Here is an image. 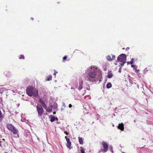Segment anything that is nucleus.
I'll return each instance as SVG.
<instances>
[{
	"label": "nucleus",
	"mask_w": 153,
	"mask_h": 153,
	"mask_svg": "<svg viewBox=\"0 0 153 153\" xmlns=\"http://www.w3.org/2000/svg\"><path fill=\"white\" fill-rule=\"evenodd\" d=\"M26 91L28 95L30 97L33 95L34 97H36L38 95V90L31 86L27 87Z\"/></svg>",
	"instance_id": "f257e3e1"
},
{
	"label": "nucleus",
	"mask_w": 153,
	"mask_h": 153,
	"mask_svg": "<svg viewBox=\"0 0 153 153\" xmlns=\"http://www.w3.org/2000/svg\"><path fill=\"white\" fill-rule=\"evenodd\" d=\"M97 76L96 70L94 69H93L92 67L90 68V71L88 73V76L86 78V80L91 82L95 81L94 79Z\"/></svg>",
	"instance_id": "f03ea898"
},
{
	"label": "nucleus",
	"mask_w": 153,
	"mask_h": 153,
	"mask_svg": "<svg viewBox=\"0 0 153 153\" xmlns=\"http://www.w3.org/2000/svg\"><path fill=\"white\" fill-rule=\"evenodd\" d=\"M36 107L38 115L41 116L44 112L42 106L38 104Z\"/></svg>",
	"instance_id": "7ed1b4c3"
},
{
	"label": "nucleus",
	"mask_w": 153,
	"mask_h": 153,
	"mask_svg": "<svg viewBox=\"0 0 153 153\" xmlns=\"http://www.w3.org/2000/svg\"><path fill=\"white\" fill-rule=\"evenodd\" d=\"M102 145L103 148L101 150V151L103 152H106L108 148V146L106 142L105 141H103Z\"/></svg>",
	"instance_id": "20e7f679"
},
{
	"label": "nucleus",
	"mask_w": 153,
	"mask_h": 153,
	"mask_svg": "<svg viewBox=\"0 0 153 153\" xmlns=\"http://www.w3.org/2000/svg\"><path fill=\"white\" fill-rule=\"evenodd\" d=\"M126 55L124 54H122L118 57L117 60L119 62H122L126 60Z\"/></svg>",
	"instance_id": "39448f33"
},
{
	"label": "nucleus",
	"mask_w": 153,
	"mask_h": 153,
	"mask_svg": "<svg viewBox=\"0 0 153 153\" xmlns=\"http://www.w3.org/2000/svg\"><path fill=\"white\" fill-rule=\"evenodd\" d=\"M10 131L13 133L15 137L18 138L19 137L18 130L16 127H14Z\"/></svg>",
	"instance_id": "423d86ee"
},
{
	"label": "nucleus",
	"mask_w": 153,
	"mask_h": 153,
	"mask_svg": "<svg viewBox=\"0 0 153 153\" xmlns=\"http://www.w3.org/2000/svg\"><path fill=\"white\" fill-rule=\"evenodd\" d=\"M118 128L122 131H123L124 129V125L122 123L119 124L118 126Z\"/></svg>",
	"instance_id": "0eeeda50"
},
{
	"label": "nucleus",
	"mask_w": 153,
	"mask_h": 153,
	"mask_svg": "<svg viewBox=\"0 0 153 153\" xmlns=\"http://www.w3.org/2000/svg\"><path fill=\"white\" fill-rule=\"evenodd\" d=\"M14 126L12 124H7V127L8 130L11 131Z\"/></svg>",
	"instance_id": "6e6552de"
},
{
	"label": "nucleus",
	"mask_w": 153,
	"mask_h": 153,
	"mask_svg": "<svg viewBox=\"0 0 153 153\" xmlns=\"http://www.w3.org/2000/svg\"><path fill=\"white\" fill-rule=\"evenodd\" d=\"M113 76V74L111 72V71H108L107 77L108 78H111Z\"/></svg>",
	"instance_id": "1a4fd4ad"
},
{
	"label": "nucleus",
	"mask_w": 153,
	"mask_h": 153,
	"mask_svg": "<svg viewBox=\"0 0 153 153\" xmlns=\"http://www.w3.org/2000/svg\"><path fill=\"white\" fill-rule=\"evenodd\" d=\"M53 108V106L51 105L48 107L47 108L46 111L48 112H51L52 111Z\"/></svg>",
	"instance_id": "9d476101"
},
{
	"label": "nucleus",
	"mask_w": 153,
	"mask_h": 153,
	"mask_svg": "<svg viewBox=\"0 0 153 153\" xmlns=\"http://www.w3.org/2000/svg\"><path fill=\"white\" fill-rule=\"evenodd\" d=\"M49 118L50 119V121L51 122H53L55 120V117L53 115L50 116Z\"/></svg>",
	"instance_id": "9b49d317"
},
{
	"label": "nucleus",
	"mask_w": 153,
	"mask_h": 153,
	"mask_svg": "<svg viewBox=\"0 0 153 153\" xmlns=\"http://www.w3.org/2000/svg\"><path fill=\"white\" fill-rule=\"evenodd\" d=\"M78 139L79 143L80 144H83L84 143V141L82 138L80 137H79Z\"/></svg>",
	"instance_id": "f8f14e48"
},
{
	"label": "nucleus",
	"mask_w": 153,
	"mask_h": 153,
	"mask_svg": "<svg viewBox=\"0 0 153 153\" xmlns=\"http://www.w3.org/2000/svg\"><path fill=\"white\" fill-rule=\"evenodd\" d=\"M41 105H42L41 106H42L45 109H46L47 108V105L44 101H43V102L41 103Z\"/></svg>",
	"instance_id": "ddd939ff"
},
{
	"label": "nucleus",
	"mask_w": 153,
	"mask_h": 153,
	"mask_svg": "<svg viewBox=\"0 0 153 153\" xmlns=\"http://www.w3.org/2000/svg\"><path fill=\"white\" fill-rule=\"evenodd\" d=\"M41 105H42L41 106H42L45 109H46L47 108V105L44 101H43V102L41 103Z\"/></svg>",
	"instance_id": "4468645a"
},
{
	"label": "nucleus",
	"mask_w": 153,
	"mask_h": 153,
	"mask_svg": "<svg viewBox=\"0 0 153 153\" xmlns=\"http://www.w3.org/2000/svg\"><path fill=\"white\" fill-rule=\"evenodd\" d=\"M41 105H42L41 106H42L45 109H46L47 108V105L44 101H43V102L41 103Z\"/></svg>",
	"instance_id": "2eb2a0df"
},
{
	"label": "nucleus",
	"mask_w": 153,
	"mask_h": 153,
	"mask_svg": "<svg viewBox=\"0 0 153 153\" xmlns=\"http://www.w3.org/2000/svg\"><path fill=\"white\" fill-rule=\"evenodd\" d=\"M66 146L67 147L70 149L71 148V143L70 142L67 143Z\"/></svg>",
	"instance_id": "dca6fc26"
},
{
	"label": "nucleus",
	"mask_w": 153,
	"mask_h": 153,
	"mask_svg": "<svg viewBox=\"0 0 153 153\" xmlns=\"http://www.w3.org/2000/svg\"><path fill=\"white\" fill-rule=\"evenodd\" d=\"M112 87L111 84L110 82L108 83L106 85V87L107 88H110Z\"/></svg>",
	"instance_id": "f3484780"
},
{
	"label": "nucleus",
	"mask_w": 153,
	"mask_h": 153,
	"mask_svg": "<svg viewBox=\"0 0 153 153\" xmlns=\"http://www.w3.org/2000/svg\"><path fill=\"white\" fill-rule=\"evenodd\" d=\"M106 58H107V59L108 60H110V61L112 60V59H111V57L110 55H108V56H107Z\"/></svg>",
	"instance_id": "a211bd4d"
},
{
	"label": "nucleus",
	"mask_w": 153,
	"mask_h": 153,
	"mask_svg": "<svg viewBox=\"0 0 153 153\" xmlns=\"http://www.w3.org/2000/svg\"><path fill=\"white\" fill-rule=\"evenodd\" d=\"M52 76L51 75H49L48 77H47V80L50 81L52 80Z\"/></svg>",
	"instance_id": "6ab92c4d"
},
{
	"label": "nucleus",
	"mask_w": 153,
	"mask_h": 153,
	"mask_svg": "<svg viewBox=\"0 0 153 153\" xmlns=\"http://www.w3.org/2000/svg\"><path fill=\"white\" fill-rule=\"evenodd\" d=\"M83 81H82L81 82H80V86L79 87V89H81L82 88V85L83 83Z\"/></svg>",
	"instance_id": "aec40b11"
},
{
	"label": "nucleus",
	"mask_w": 153,
	"mask_h": 153,
	"mask_svg": "<svg viewBox=\"0 0 153 153\" xmlns=\"http://www.w3.org/2000/svg\"><path fill=\"white\" fill-rule=\"evenodd\" d=\"M80 148H82L80 149V152H81V153H85V149H84L83 148H82V147H81Z\"/></svg>",
	"instance_id": "412c9836"
},
{
	"label": "nucleus",
	"mask_w": 153,
	"mask_h": 153,
	"mask_svg": "<svg viewBox=\"0 0 153 153\" xmlns=\"http://www.w3.org/2000/svg\"><path fill=\"white\" fill-rule=\"evenodd\" d=\"M65 138L66 139V141L67 142V143L70 142L69 139L67 137L65 136Z\"/></svg>",
	"instance_id": "4be33fe9"
},
{
	"label": "nucleus",
	"mask_w": 153,
	"mask_h": 153,
	"mask_svg": "<svg viewBox=\"0 0 153 153\" xmlns=\"http://www.w3.org/2000/svg\"><path fill=\"white\" fill-rule=\"evenodd\" d=\"M25 59V56L23 55H21L20 56V57H19V59Z\"/></svg>",
	"instance_id": "5701e85b"
},
{
	"label": "nucleus",
	"mask_w": 153,
	"mask_h": 153,
	"mask_svg": "<svg viewBox=\"0 0 153 153\" xmlns=\"http://www.w3.org/2000/svg\"><path fill=\"white\" fill-rule=\"evenodd\" d=\"M127 63L128 64H133L134 63L132 61H131V62H127Z\"/></svg>",
	"instance_id": "b1692460"
},
{
	"label": "nucleus",
	"mask_w": 153,
	"mask_h": 153,
	"mask_svg": "<svg viewBox=\"0 0 153 153\" xmlns=\"http://www.w3.org/2000/svg\"><path fill=\"white\" fill-rule=\"evenodd\" d=\"M67 58V56H65L63 58V62H64L65 61H64L65 60H66Z\"/></svg>",
	"instance_id": "393cba45"
},
{
	"label": "nucleus",
	"mask_w": 153,
	"mask_h": 153,
	"mask_svg": "<svg viewBox=\"0 0 153 153\" xmlns=\"http://www.w3.org/2000/svg\"><path fill=\"white\" fill-rule=\"evenodd\" d=\"M115 58V56L114 55H112V57H111L112 60H114Z\"/></svg>",
	"instance_id": "a878e982"
},
{
	"label": "nucleus",
	"mask_w": 153,
	"mask_h": 153,
	"mask_svg": "<svg viewBox=\"0 0 153 153\" xmlns=\"http://www.w3.org/2000/svg\"><path fill=\"white\" fill-rule=\"evenodd\" d=\"M39 102L41 103L42 102H43V101L42 100V99L41 98H40L39 100Z\"/></svg>",
	"instance_id": "bb28decb"
},
{
	"label": "nucleus",
	"mask_w": 153,
	"mask_h": 153,
	"mask_svg": "<svg viewBox=\"0 0 153 153\" xmlns=\"http://www.w3.org/2000/svg\"><path fill=\"white\" fill-rule=\"evenodd\" d=\"M123 63H122L121 64V66H123L124 65V64L126 62H124V61H123Z\"/></svg>",
	"instance_id": "cd10ccee"
},
{
	"label": "nucleus",
	"mask_w": 153,
	"mask_h": 153,
	"mask_svg": "<svg viewBox=\"0 0 153 153\" xmlns=\"http://www.w3.org/2000/svg\"><path fill=\"white\" fill-rule=\"evenodd\" d=\"M64 133L65 134H66V135H68V132H66V131H65L64 132Z\"/></svg>",
	"instance_id": "c85d7f7f"
},
{
	"label": "nucleus",
	"mask_w": 153,
	"mask_h": 153,
	"mask_svg": "<svg viewBox=\"0 0 153 153\" xmlns=\"http://www.w3.org/2000/svg\"><path fill=\"white\" fill-rule=\"evenodd\" d=\"M72 107V105L71 104H69V108H71V107Z\"/></svg>",
	"instance_id": "c756f323"
},
{
	"label": "nucleus",
	"mask_w": 153,
	"mask_h": 153,
	"mask_svg": "<svg viewBox=\"0 0 153 153\" xmlns=\"http://www.w3.org/2000/svg\"><path fill=\"white\" fill-rule=\"evenodd\" d=\"M55 120H58V119L57 117H55Z\"/></svg>",
	"instance_id": "7c9ffc66"
},
{
	"label": "nucleus",
	"mask_w": 153,
	"mask_h": 153,
	"mask_svg": "<svg viewBox=\"0 0 153 153\" xmlns=\"http://www.w3.org/2000/svg\"><path fill=\"white\" fill-rule=\"evenodd\" d=\"M129 49V48L127 47V48H126V51H127V50H128Z\"/></svg>",
	"instance_id": "2f4dec72"
},
{
	"label": "nucleus",
	"mask_w": 153,
	"mask_h": 153,
	"mask_svg": "<svg viewBox=\"0 0 153 153\" xmlns=\"http://www.w3.org/2000/svg\"><path fill=\"white\" fill-rule=\"evenodd\" d=\"M119 72L120 73L121 72V69L120 68L119 70Z\"/></svg>",
	"instance_id": "473e14b6"
},
{
	"label": "nucleus",
	"mask_w": 153,
	"mask_h": 153,
	"mask_svg": "<svg viewBox=\"0 0 153 153\" xmlns=\"http://www.w3.org/2000/svg\"><path fill=\"white\" fill-rule=\"evenodd\" d=\"M31 19L32 20V21L33 20H34V19H33V18H32V17H31Z\"/></svg>",
	"instance_id": "72a5a7b5"
},
{
	"label": "nucleus",
	"mask_w": 153,
	"mask_h": 153,
	"mask_svg": "<svg viewBox=\"0 0 153 153\" xmlns=\"http://www.w3.org/2000/svg\"><path fill=\"white\" fill-rule=\"evenodd\" d=\"M134 65H131V67H134Z\"/></svg>",
	"instance_id": "f704fd0d"
},
{
	"label": "nucleus",
	"mask_w": 153,
	"mask_h": 153,
	"mask_svg": "<svg viewBox=\"0 0 153 153\" xmlns=\"http://www.w3.org/2000/svg\"><path fill=\"white\" fill-rule=\"evenodd\" d=\"M56 112H55V111H54V112H53V114H56Z\"/></svg>",
	"instance_id": "c9c22d12"
},
{
	"label": "nucleus",
	"mask_w": 153,
	"mask_h": 153,
	"mask_svg": "<svg viewBox=\"0 0 153 153\" xmlns=\"http://www.w3.org/2000/svg\"><path fill=\"white\" fill-rule=\"evenodd\" d=\"M53 75L55 76H56V73H54Z\"/></svg>",
	"instance_id": "e433bc0d"
},
{
	"label": "nucleus",
	"mask_w": 153,
	"mask_h": 153,
	"mask_svg": "<svg viewBox=\"0 0 153 153\" xmlns=\"http://www.w3.org/2000/svg\"><path fill=\"white\" fill-rule=\"evenodd\" d=\"M134 60V59H131V60H132V61H133Z\"/></svg>",
	"instance_id": "4c0bfd02"
},
{
	"label": "nucleus",
	"mask_w": 153,
	"mask_h": 153,
	"mask_svg": "<svg viewBox=\"0 0 153 153\" xmlns=\"http://www.w3.org/2000/svg\"><path fill=\"white\" fill-rule=\"evenodd\" d=\"M1 141H0V146H1Z\"/></svg>",
	"instance_id": "58836bf2"
},
{
	"label": "nucleus",
	"mask_w": 153,
	"mask_h": 153,
	"mask_svg": "<svg viewBox=\"0 0 153 153\" xmlns=\"http://www.w3.org/2000/svg\"><path fill=\"white\" fill-rule=\"evenodd\" d=\"M137 72H138V71H139V70H137Z\"/></svg>",
	"instance_id": "ea45409f"
},
{
	"label": "nucleus",
	"mask_w": 153,
	"mask_h": 153,
	"mask_svg": "<svg viewBox=\"0 0 153 153\" xmlns=\"http://www.w3.org/2000/svg\"><path fill=\"white\" fill-rule=\"evenodd\" d=\"M125 48H122L123 49H124Z\"/></svg>",
	"instance_id": "a19ab883"
},
{
	"label": "nucleus",
	"mask_w": 153,
	"mask_h": 153,
	"mask_svg": "<svg viewBox=\"0 0 153 153\" xmlns=\"http://www.w3.org/2000/svg\"><path fill=\"white\" fill-rule=\"evenodd\" d=\"M55 73H56H56H57V72H56Z\"/></svg>",
	"instance_id": "79ce46f5"
},
{
	"label": "nucleus",
	"mask_w": 153,
	"mask_h": 153,
	"mask_svg": "<svg viewBox=\"0 0 153 153\" xmlns=\"http://www.w3.org/2000/svg\"><path fill=\"white\" fill-rule=\"evenodd\" d=\"M5 153H8L7 152H5Z\"/></svg>",
	"instance_id": "37998d69"
}]
</instances>
